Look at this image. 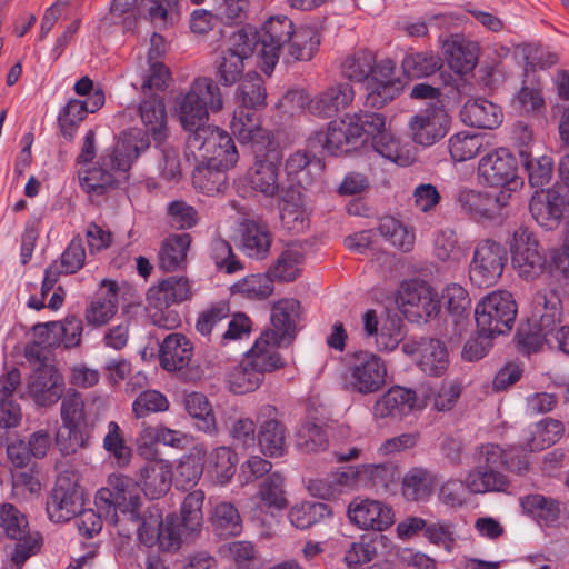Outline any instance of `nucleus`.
<instances>
[{
    "mask_svg": "<svg viewBox=\"0 0 569 569\" xmlns=\"http://www.w3.org/2000/svg\"><path fill=\"white\" fill-rule=\"evenodd\" d=\"M471 300L466 289L452 283L438 293L425 282L409 280L401 283L395 297L368 309L361 320H421L437 317H451L461 320L469 316Z\"/></svg>",
    "mask_w": 569,
    "mask_h": 569,
    "instance_id": "1",
    "label": "nucleus"
},
{
    "mask_svg": "<svg viewBox=\"0 0 569 569\" xmlns=\"http://www.w3.org/2000/svg\"><path fill=\"white\" fill-rule=\"evenodd\" d=\"M259 40L264 72L272 71L280 57L286 62L309 61L320 44V37L315 28H295L293 22L286 16L270 18L264 23Z\"/></svg>",
    "mask_w": 569,
    "mask_h": 569,
    "instance_id": "2",
    "label": "nucleus"
},
{
    "mask_svg": "<svg viewBox=\"0 0 569 569\" xmlns=\"http://www.w3.org/2000/svg\"><path fill=\"white\" fill-rule=\"evenodd\" d=\"M150 146L147 132L132 129L124 134L114 149L102 154L98 167L79 172L81 187L88 193H103L116 182L113 171L126 173L139 154Z\"/></svg>",
    "mask_w": 569,
    "mask_h": 569,
    "instance_id": "3",
    "label": "nucleus"
},
{
    "mask_svg": "<svg viewBox=\"0 0 569 569\" xmlns=\"http://www.w3.org/2000/svg\"><path fill=\"white\" fill-rule=\"evenodd\" d=\"M208 108L212 111L222 108L220 90L208 78L194 80L186 92L176 97L174 111L181 126L190 133L208 127Z\"/></svg>",
    "mask_w": 569,
    "mask_h": 569,
    "instance_id": "4",
    "label": "nucleus"
},
{
    "mask_svg": "<svg viewBox=\"0 0 569 569\" xmlns=\"http://www.w3.org/2000/svg\"><path fill=\"white\" fill-rule=\"evenodd\" d=\"M187 150L199 162H214L229 169L239 160L232 138L218 127L208 126L189 133Z\"/></svg>",
    "mask_w": 569,
    "mask_h": 569,
    "instance_id": "5",
    "label": "nucleus"
},
{
    "mask_svg": "<svg viewBox=\"0 0 569 569\" xmlns=\"http://www.w3.org/2000/svg\"><path fill=\"white\" fill-rule=\"evenodd\" d=\"M508 463L506 452L496 443L481 445L476 450V467L468 472V485L476 493L503 492L509 480L500 468Z\"/></svg>",
    "mask_w": 569,
    "mask_h": 569,
    "instance_id": "6",
    "label": "nucleus"
},
{
    "mask_svg": "<svg viewBox=\"0 0 569 569\" xmlns=\"http://www.w3.org/2000/svg\"><path fill=\"white\" fill-rule=\"evenodd\" d=\"M273 327L264 330L244 353L248 365L253 366L261 375L284 367V360L278 352L279 347L289 346L296 337L293 322H272Z\"/></svg>",
    "mask_w": 569,
    "mask_h": 569,
    "instance_id": "7",
    "label": "nucleus"
},
{
    "mask_svg": "<svg viewBox=\"0 0 569 569\" xmlns=\"http://www.w3.org/2000/svg\"><path fill=\"white\" fill-rule=\"evenodd\" d=\"M0 536L16 541L11 560L22 565L42 546V537L38 531L30 530L28 519L16 506L0 505Z\"/></svg>",
    "mask_w": 569,
    "mask_h": 569,
    "instance_id": "8",
    "label": "nucleus"
},
{
    "mask_svg": "<svg viewBox=\"0 0 569 569\" xmlns=\"http://www.w3.org/2000/svg\"><path fill=\"white\" fill-rule=\"evenodd\" d=\"M510 251L512 268L521 279L532 281L545 272L546 254L536 236L528 229L515 230Z\"/></svg>",
    "mask_w": 569,
    "mask_h": 569,
    "instance_id": "9",
    "label": "nucleus"
},
{
    "mask_svg": "<svg viewBox=\"0 0 569 569\" xmlns=\"http://www.w3.org/2000/svg\"><path fill=\"white\" fill-rule=\"evenodd\" d=\"M508 254L506 248L492 240H480L469 266V279L479 288L495 286L501 278Z\"/></svg>",
    "mask_w": 569,
    "mask_h": 569,
    "instance_id": "10",
    "label": "nucleus"
},
{
    "mask_svg": "<svg viewBox=\"0 0 569 569\" xmlns=\"http://www.w3.org/2000/svg\"><path fill=\"white\" fill-rule=\"evenodd\" d=\"M511 189L496 192L465 188L457 194L460 210L477 221H495L502 219L511 197Z\"/></svg>",
    "mask_w": 569,
    "mask_h": 569,
    "instance_id": "11",
    "label": "nucleus"
},
{
    "mask_svg": "<svg viewBox=\"0 0 569 569\" xmlns=\"http://www.w3.org/2000/svg\"><path fill=\"white\" fill-rule=\"evenodd\" d=\"M83 508V495L71 471L61 472L47 499V513L53 522H66Z\"/></svg>",
    "mask_w": 569,
    "mask_h": 569,
    "instance_id": "12",
    "label": "nucleus"
},
{
    "mask_svg": "<svg viewBox=\"0 0 569 569\" xmlns=\"http://www.w3.org/2000/svg\"><path fill=\"white\" fill-rule=\"evenodd\" d=\"M258 32L241 30L233 34L232 46L222 52L218 61L219 81L232 86L240 80L244 71V60L251 57L260 43Z\"/></svg>",
    "mask_w": 569,
    "mask_h": 569,
    "instance_id": "13",
    "label": "nucleus"
},
{
    "mask_svg": "<svg viewBox=\"0 0 569 569\" xmlns=\"http://www.w3.org/2000/svg\"><path fill=\"white\" fill-rule=\"evenodd\" d=\"M254 161L249 170L250 187L264 197L273 198L280 192L279 169L282 161V150L278 144L266 149L258 147Z\"/></svg>",
    "mask_w": 569,
    "mask_h": 569,
    "instance_id": "14",
    "label": "nucleus"
},
{
    "mask_svg": "<svg viewBox=\"0 0 569 569\" xmlns=\"http://www.w3.org/2000/svg\"><path fill=\"white\" fill-rule=\"evenodd\" d=\"M350 385L363 395L380 390L386 383L387 368L383 360L369 351H356L349 365Z\"/></svg>",
    "mask_w": 569,
    "mask_h": 569,
    "instance_id": "15",
    "label": "nucleus"
},
{
    "mask_svg": "<svg viewBox=\"0 0 569 569\" xmlns=\"http://www.w3.org/2000/svg\"><path fill=\"white\" fill-rule=\"evenodd\" d=\"M298 103L317 117L331 118L347 109L355 98L353 88L346 82L335 83L309 99L303 92H295Z\"/></svg>",
    "mask_w": 569,
    "mask_h": 569,
    "instance_id": "16",
    "label": "nucleus"
},
{
    "mask_svg": "<svg viewBox=\"0 0 569 569\" xmlns=\"http://www.w3.org/2000/svg\"><path fill=\"white\" fill-rule=\"evenodd\" d=\"M276 407L262 406L257 413V441L268 457H282L287 452V428L278 417Z\"/></svg>",
    "mask_w": 569,
    "mask_h": 569,
    "instance_id": "17",
    "label": "nucleus"
},
{
    "mask_svg": "<svg viewBox=\"0 0 569 569\" xmlns=\"http://www.w3.org/2000/svg\"><path fill=\"white\" fill-rule=\"evenodd\" d=\"M350 117L329 122L327 130L315 131L308 138V148L311 150H326L331 154L347 153L358 144Z\"/></svg>",
    "mask_w": 569,
    "mask_h": 569,
    "instance_id": "18",
    "label": "nucleus"
},
{
    "mask_svg": "<svg viewBox=\"0 0 569 569\" xmlns=\"http://www.w3.org/2000/svg\"><path fill=\"white\" fill-rule=\"evenodd\" d=\"M412 140L429 147L440 141L448 132L449 117L443 104H430L420 110L409 121Z\"/></svg>",
    "mask_w": 569,
    "mask_h": 569,
    "instance_id": "19",
    "label": "nucleus"
},
{
    "mask_svg": "<svg viewBox=\"0 0 569 569\" xmlns=\"http://www.w3.org/2000/svg\"><path fill=\"white\" fill-rule=\"evenodd\" d=\"M257 110L238 107L233 112L230 126L238 141L250 144L252 152H256L258 147L266 149L272 144H278L270 131L262 128Z\"/></svg>",
    "mask_w": 569,
    "mask_h": 569,
    "instance_id": "20",
    "label": "nucleus"
},
{
    "mask_svg": "<svg viewBox=\"0 0 569 569\" xmlns=\"http://www.w3.org/2000/svg\"><path fill=\"white\" fill-rule=\"evenodd\" d=\"M348 517L361 530L383 531L395 523L392 508L373 499L355 498L348 506Z\"/></svg>",
    "mask_w": 569,
    "mask_h": 569,
    "instance_id": "21",
    "label": "nucleus"
},
{
    "mask_svg": "<svg viewBox=\"0 0 569 569\" xmlns=\"http://www.w3.org/2000/svg\"><path fill=\"white\" fill-rule=\"evenodd\" d=\"M64 379L54 366L37 367L30 375L27 393L38 407H50L63 396Z\"/></svg>",
    "mask_w": 569,
    "mask_h": 569,
    "instance_id": "22",
    "label": "nucleus"
},
{
    "mask_svg": "<svg viewBox=\"0 0 569 569\" xmlns=\"http://www.w3.org/2000/svg\"><path fill=\"white\" fill-rule=\"evenodd\" d=\"M517 160L505 148H498L483 156L478 163V176L491 187H505L515 183Z\"/></svg>",
    "mask_w": 569,
    "mask_h": 569,
    "instance_id": "23",
    "label": "nucleus"
},
{
    "mask_svg": "<svg viewBox=\"0 0 569 569\" xmlns=\"http://www.w3.org/2000/svg\"><path fill=\"white\" fill-rule=\"evenodd\" d=\"M422 408L423 402L416 391L395 386L376 401L372 410L377 419H402L415 410H421Z\"/></svg>",
    "mask_w": 569,
    "mask_h": 569,
    "instance_id": "24",
    "label": "nucleus"
},
{
    "mask_svg": "<svg viewBox=\"0 0 569 569\" xmlns=\"http://www.w3.org/2000/svg\"><path fill=\"white\" fill-rule=\"evenodd\" d=\"M140 501L137 483L122 475H111L108 478V486L99 489L96 496L99 511L128 507L129 503Z\"/></svg>",
    "mask_w": 569,
    "mask_h": 569,
    "instance_id": "25",
    "label": "nucleus"
},
{
    "mask_svg": "<svg viewBox=\"0 0 569 569\" xmlns=\"http://www.w3.org/2000/svg\"><path fill=\"white\" fill-rule=\"evenodd\" d=\"M104 104L103 91L97 89L86 100L70 99L58 117L62 136L72 140L77 128L88 113H93Z\"/></svg>",
    "mask_w": 569,
    "mask_h": 569,
    "instance_id": "26",
    "label": "nucleus"
},
{
    "mask_svg": "<svg viewBox=\"0 0 569 569\" xmlns=\"http://www.w3.org/2000/svg\"><path fill=\"white\" fill-rule=\"evenodd\" d=\"M565 198L553 189L536 191L529 209L533 219L545 229L553 230L563 217Z\"/></svg>",
    "mask_w": 569,
    "mask_h": 569,
    "instance_id": "27",
    "label": "nucleus"
},
{
    "mask_svg": "<svg viewBox=\"0 0 569 569\" xmlns=\"http://www.w3.org/2000/svg\"><path fill=\"white\" fill-rule=\"evenodd\" d=\"M272 236L266 224L243 219L238 228V248L249 258L264 259L271 247Z\"/></svg>",
    "mask_w": 569,
    "mask_h": 569,
    "instance_id": "28",
    "label": "nucleus"
},
{
    "mask_svg": "<svg viewBox=\"0 0 569 569\" xmlns=\"http://www.w3.org/2000/svg\"><path fill=\"white\" fill-rule=\"evenodd\" d=\"M476 322L475 333L466 341L461 357L466 361H478L491 349L496 337L507 335L512 326L510 322Z\"/></svg>",
    "mask_w": 569,
    "mask_h": 569,
    "instance_id": "29",
    "label": "nucleus"
},
{
    "mask_svg": "<svg viewBox=\"0 0 569 569\" xmlns=\"http://www.w3.org/2000/svg\"><path fill=\"white\" fill-rule=\"evenodd\" d=\"M190 297V284L184 277H169L148 290L147 301L150 307L162 315L172 303L182 302Z\"/></svg>",
    "mask_w": 569,
    "mask_h": 569,
    "instance_id": "30",
    "label": "nucleus"
},
{
    "mask_svg": "<svg viewBox=\"0 0 569 569\" xmlns=\"http://www.w3.org/2000/svg\"><path fill=\"white\" fill-rule=\"evenodd\" d=\"M32 335L40 343L50 347L63 343L71 348L80 342L81 327L79 322H37Z\"/></svg>",
    "mask_w": 569,
    "mask_h": 569,
    "instance_id": "31",
    "label": "nucleus"
},
{
    "mask_svg": "<svg viewBox=\"0 0 569 569\" xmlns=\"http://www.w3.org/2000/svg\"><path fill=\"white\" fill-rule=\"evenodd\" d=\"M140 486L144 495L150 499H159L164 496L172 481V470L164 460L148 461L140 469Z\"/></svg>",
    "mask_w": 569,
    "mask_h": 569,
    "instance_id": "32",
    "label": "nucleus"
},
{
    "mask_svg": "<svg viewBox=\"0 0 569 569\" xmlns=\"http://www.w3.org/2000/svg\"><path fill=\"white\" fill-rule=\"evenodd\" d=\"M516 316L517 305L508 291H493L475 308V320H515Z\"/></svg>",
    "mask_w": 569,
    "mask_h": 569,
    "instance_id": "33",
    "label": "nucleus"
},
{
    "mask_svg": "<svg viewBox=\"0 0 569 569\" xmlns=\"http://www.w3.org/2000/svg\"><path fill=\"white\" fill-rule=\"evenodd\" d=\"M462 121L470 127L495 129L502 122L501 109L486 99L468 100L460 112Z\"/></svg>",
    "mask_w": 569,
    "mask_h": 569,
    "instance_id": "34",
    "label": "nucleus"
},
{
    "mask_svg": "<svg viewBox=\"0 0 569 569\" xmlns=\"http://www.w3.org/2000/svg\"><path fill=\"white\" fill-rule=\"evenodd\" d=\"M192 242L189 233L169 234L159 250V266L168 272L182 269L187 263V252Z\"/></svg>",
    "mask_w": 569,
    "mask_h": 569,
    "instance_id": "35",
    "label": "nucleus"
},
{
    "mask_svg": "<svg viewBox=\"0 0 569 569\" xmlns=\"http://www.w3.org/2000/svg\"><path fill=\"white\" fill-rule=\"evenodd\" d=\"M443 53L449 67L459 74L472 71L478 62V46L465 39L445 41Z\"/></svg>",
    "mask_w": 569,
    "mask_h": 569,
    "instance_id": "36",
    "label": "nucleus"
},
{
    "mask_svg": "<svg viewBox=\"0 0 569 569\" xmlns=\"http://www.w3.org/2000/svg\"><path fill=\"white\" fill-rule=\"evenodd\" d=\"M191 357V343L179 333L169 335L160 347V365L168 371L181 370L187 367Z\"/></svg>",
    "mask_w": 569,
    "mask_h": 569,
    "instance_id": "37",
    "label": "nucleus"
},
{
    "mask_svg": "<svg viewBox=\"0 0 569 569\" xmlns=\"http://www.w3.org/2000/svg\"><path fill=\"white\" fill-rule=\"evenodd\" d=\"M419 368L430 375H442L449 365V356L446 346L438 339H422L418 345Z\"/></svg>",
    "mask_w": 569,
    "mask_h": 569,
    "instance_id": "38",
    "label": "nucleus"
},
{
    "mask_svg": "<svg viewBox=\"0 0 569 569\" xmlns=\"http://www.w3.org/2000/svg\"><path fill=\"white\" fill-rule=\"evenodd\" d=\"M141 120L153 140L160 144L167 139V112L161 98L151 96L139 106Z\"/></svg>",
    "mask_w": 569,
    "mask_h": 569,
    "instance_id": "39",
    "label": "nucleus"
},
{
    "mask_svg": "<svg viewBox=\"0 0 569 569\" xmlns=\"http://www.w3.org/2000/svg\"><path fill=\"white\" fill-rule=\"evenodd\" d=\"M228 170L214 162H200L192 173L193 186L208 196L221 193L228 188Z\"/></svg>",
    "mask_w": 569,
    "mask_h": 569,
    "instance_id": "40",
    "label": "nucleus"
},
{
    "mask_svg": "<svg viewBox=\"0 0 569 569\" xmlns=\"http://www.w3.org/2000/svg\"><path fill=\"white\" fill-rule=\"evenodd\" d=\"M363 332L380 351L396 349L406 336L401 322H365Z\"/></svg>",
    "mask_w": 569,
    "mask_h": 569,
    "instance_id": "41",
    "label": "nucleus"
},
{
    "mask_svg": "<svg viewBox=\"0 0 569 569\" xmlns=\"http://www.w3.org/2000/svg\"><path fill=\"white\" fill-rule=\"evenodd\" d=\"M184 408L193 420V426L208 435L217 432V423L208 398L200 392H191L184 397Z\"/></svg>",
    "mask_w": 569,
    "mask_h": 569,
    "instance_id": "42",
    "label": "nucleus"
},
{
    "mask_svg": "<svg viewBox=\"0 0 569 569\" xmlns=\"http://www.w3.org/2000/svg\"><path fill=\"white\" fill-rule=\"evenodd\" d=\"M362 486L361 466L349 467L337 471L327 480H320L316 485L318 495L323 499H330L346 489H353Z\"/></svg>",
    "mask_w": 569,
    "mask_h": 569,
    "instance_id": "43",
    "label": "nucleus"
},
{
    "mask_svg": "<svg viewBox=\"0 0 569 569\" xmlns=\"http://www.w3.org/2000/svg\"><path fill=\"white\" fill-rule=\"evenodd\" d=\"M214 532L222 538L239 536L243 526L238 509L227 501L218 502L211 513Z\"/></svg>",
    "mask_w": 569,
    "mask_h": 569,
    "instance_id": "44",
    "label": "nucleus"
},
{
    "mask_svg": "<svg viewBox=\"0 0 569 569\" xmlns=\"http://www.w3.org/2000/svg\"><path fill=\"white\" fill-rule=\"evenodd\" d=\"M512 341L519 353L530 356L547 341V330L542 322H519Z\"/></svg>",
    "mask_w": 569,
    "mask_h": 569,
    "instance_id": "45",
    "label": "nucleus"
},
{
    "mask_svg": "<svg viewBox=\"0 0 569 569\" xmlns=\"http://www.w3.org/2000/svg\"><path fill=\"white\" fill-rule=\"evenodd\" d=\"M312 169L320 170L321 161L318 157L311 156L308 151L303 150L291 153L284 163L287 176L302 187L311 184L313 180Z\"/></svg>",
    "mask_w": 569,
    "mask_h": 569,
    "instance_id": "46",
    "label": "nucleus"
},
{
    "mask_svg": "<svg viewBox=\"0 0 569 569\" xmlns=\"http://www.w3.org/2000/svg\"><path fill=\"white\" fill-rule=\"evenodd\" d=\"M140 502L129 503L128 507L100 510L109 526H112L117 533L123 537H130L142 518L140 515Z\"/></svg>",
    "mask_w": 569,
    "mask_h": 569,
    "instance_id": "47",
    "label": "nucleus"
},
{
    "mask_svg": "<svg viewBox=\"0 0 569 569\" xmlns=\"http://www.w3.org/2000/svg\"><path fill=\"white\" fill-rule=\"evenodd\" d=\"M196 535L180 522L179 516L172 513L168 515L160 523L158 543L160 549L164 551H177L183 541L193 538Z\"/></svg>",
    "mask_w": 569,
    "mask_h": 569,
    "instance_id": "48",
    "label": "nucleus"
},
{
    "mask_svg": "<svg viewBox=\"0 0 569 569\" xmlns=\"http://www.w3.org/2000/svg\"><path fill=\"white\" fill-rule=\"evenodd\" d=\"M565 428L561 421L545 419L529 432L522 447L526 451H539L556 443L563 435Z\"/></svg>",
    "mask_w": 569,
    "mask_h": 569,
    "instance_id": "49",
    "label": "nucleus"
},
{
    "mask_svg": "<svg viewBox=\"0 0 569 569\" xmlns=\"http://www.w3.org/2000/svg\"><path fill=\"white\" fill-rule=\"evenodd\" d=\"M378 231L393 247L403 252L411 251L415 246L416 236L413 230L393 217H382L379 220Z\"/></svg>",
    "mask_w": 569,
    "mask_h": 569,
    "instance_id": "50",
    "label": "nucleus"
},
{
    "mask_svg": "<svg viewBox=\"0 0 569 569\" xmlns=\"http://www.w3.org/2000/svg\"><path fill=\"white\" fill-rule=\"evenodd\" d=\"M487 148L488 143L481 134L459 132L449 139V151L457 162L470 160Z\"/></svg>",
    "mask_w": 569,
    "mask_h": 569,
    "instance_id": "51",
    "label": "nucleus"
},
{
    "mask_svg": "<svg viewBox=\"0 0 569 569\" xmlns=\"http://www.w3.org/2000/svg\"><path fill=\"white\" fill-rule=\"evenodd\" d=\"M403 72L410 78H425L436 73L442 67L437 52L421 51L408 53L401 62Z\"/></svg>",
    "mask_w": 569,
    "mask_h": 569,
    "instance_id": "52",
    "label": "nucleus"
},
{
    "mask_svg": "<svg viewBox=\"0 0 569 569\" xmlns=\"http://www.w3.org/2000/svg\"><path fill=\"white\" fill-rule=\"evenodd\" d=\"M327 503L307 501L295 505L289 511L290 522L298 529L305 530L331 516Z\"/></svg>",
    "mask_w": 569,
    "mask_h": 569,
    "instance_id": "53",
    "label": "nucleus"
},
{
    "mask_svg": "<svg viewBox=\"0 0 569 569\" xmlns=\"http://www.w3.org/2000/svg\"><path fill=\"white\" fill-rule=\"evenodd\" d=\"M532 320H560L563 317V307L556 290L538 291L531 301Z\"/></svg>",
    "mask_w": 569,
    "mask_h": 569,
    "instance_id": "54",
    "label": "nucleus"
},
{
    "mask_svg": "<svg viewBox=\"0 0 569 569\" xmlns=\"http://www.w3.org/2000/svg\"><path fill=\"white\" fill-rule=\"evenodd\" d=\"M102 288H107L104 296L93 300L87 309L86 320H111L117 312L118 284L116 281L104 279Z\"/></svg>",
    "mask_w": 569,
    "mask_h": 569,
    "instance_id": "55",
    "label": "nucleus"
},
{
    "mask_svg": "<svg viewBox=\"0 0 569 569\" xmlns=\"http://www.w3.org/2000/svg\"><path fill=\"white\" fill-rule=\"evenodd\" d=\"M520 506L527 515L545 523L553 522L559 517L558 502L539 493L527 495L520 498Z\"/></svg>",
    "mask_w": 569,
    "mask_h": 569,
    "instance_id": "56",
    "label": "nucleus"
},
{
    "mask_svg": "<svg viewBox=\"0 0 569 569\" xmlns=\"http://www.w3.org/2000/svg\"><path fill=\"white\" fill-rule=\"evenodd\" d=\"M358 141L371 140L380 138L386 133V118L378 112H360L349 116Z\"/></svg>",
    "mask_w": 569,
    "mask_h": 569,
    "instance_id": "57",
    "label": "nucleus"
},
{
    "mask_svg": "<svg viewBox=\"0 0 569 569\" xmlns=\"http://www.w3.org/2000/svg\"><path fill=\"white\" fill-rule=\"evenodd\" d=\"M432 478L421 468L410 469L402 480V495L410 501H422L431 495Z\"/></svg>",
    "mask_w": 569,
    "mask_h": 569,
    "instance_id": "58",
    "label": "nucleus"
},
{
    "mask_svg": "<svg viewBox=\"0 0 569 569\" xmlns=\"http://www.w3.org/2000/svg\"><path fill=\"white\" fill-rule=\"evenodd\" d=\"M91 432L88 425H62L57 433V446L62 455L76 453L79 449L88 447Z\"/></svg>",
    "mask_w": 569,
    "mask_h": 569,
    "instance_id": "59",
    "label": "nucleus"
},
{
    "mask_svg": "<svg viewBox=\"0 0 569 569\" xmlns=\"http://www.w3.org/2000/svg\"><path fill=\"white\" fill-rule=\"evenodd\" d=\"M248 362V359L243 357L241 362L229 373L230 388L236 393L254 391L264 380V376Z\"/></svg>",
    "mask_w": 569,
    "mask_h": 569,
    "instance_id": "60",
    "label": "nucleus"
},
{
    "mask_svg": "<svg viewBox=\"0 0 569 569\" xmlns=\"http://www.w3.org/2000/svg\"><path fill=\"white\" fill-rule=\"evenodd\" d=\"M295 446L302 453H315L327 449L328 436L321 426L307 422L296 432Z\"/></svg>",
    "mask_w": 569,
    "mask_h": 569,
    "instance_id": "61",
    "label": "nucleus"
},
{
    "mask_svg": "<svg viewBox=\"0 0 569 569\" xmlns=\"http://www.w3.org/2000/svg\"><path fill=\"white\" fill-rule=\"evenodd\" d=\"M375 62L376 57L372 52L359 50L345 59L341 71L343 77L350 81L363 82L365 84L370 79L369 76Z\"/></svg>",
    "mask_w": 569,
    "mask_h": 569,
    "instance_id": "62",
    "label": "nucleus"
},
{
    "mask_svg": "<svg viewBox=\"0 0 569 569\" xmlns=\"http://www.w3.org/2000/svg\"><path fill=\"white\" fill-rule=\"evenodd\" d=\"M303 260L305 257L298 248H288L277 258L270 273L279 281H292L299 276Z\"/></svg>",
    "mask_w": 569,
    "mask_h": 569,
    "instance_id": "63",
    "label": "nucleus"
},
{
    "mask_svg": "<svg viewBox=\"0 0 569 569\" xmlns=\"http://www.w3.org/2000/svg\"><path fill=\"white\" fill-rule=\"evenodd\" d=\"M237 455L229 447H218L209 455L207 465L216 479L224 483L234 475Z\"/></svg>",
    "mask_w": 569,
    "mask_h": 569,
    "instance_id": "64",
    "label": "nucleus"
}]
</instances>
